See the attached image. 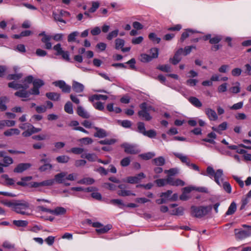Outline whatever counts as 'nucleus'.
Returning <instances> with one entry per match:
<instances>
[{
  "label": "nucleus",
  "mask_w": 251,
  "mask_h": 251,
  "mask_svg": "<svg viewBox=\"0 0 251 251\" xmlns=\"http://www.w3.org/2000/svg\"><path fill=\"white\" fill-rule=\"evenodd\" d=\"M141 110L138 111V116L143 120L149 121L152 119L150 112L155 111L154 108L146 102L141 103L139 106Z\"/></svg>",
  "instance_id": "obj_1"
},
{
  "label": "nucleus",
  "mask_w": 251,
  "mask_h": 251,
  "mask_svg": "<svg viewBox=\"0 0 251 251\" xmlns=\"http://www.w3.org/2000/svg\"><path fill=\"white\" fill-rule=\"evenodd\" d=\"M212 210V206H192L191 207V215L196 218H201L206 215Z\"/></svg>",
  "instance_id": "obj_2"
},
{
  "label": "nucleus",
  "mask_w": 251,
  "mask_h": 251,
  "mask_svg": "<svg viewBox=\"0 0 251 251\" xmlns=\"http://www.w3.org/2000/svg\"><path fill=\"white\" fill-rule=\"evenodd\" d=\"M29 210V203L28 202L24 200H19L16 201L13 211L21 215L29 216L30 213Z\"/></svg>",
  "instance_id": "obj_3"
},
{
  "label": "nucleus",
  "mask_w": 251,
  "mask_h": 251,
  "mask_svg": "<svg viewBox=\"0 0 251 251\" xmlns=\"http://www.w3.org/2000/svg\"><path fill=\"white\" fill-rule=\"evenodd\" d=\"M32 80L33 76L32 75H29L25 78L23 82V84L13 81L8 83V86L10 88H12L16 90L20 89H26L29 87V85L32 83Z\"/></svg>",
  "instance_id": "obj_4"
},
{
  "label": "nucleus",
  "mask_w": 251,
  "mask_h": 251,
  "mask_svg": "<svg viewBox=\"0 0 251 251\" xmlns=\"http://www.w3.org/2000/svg\"><path fill=\"white\" fill-rule=\"evenodd\" d=\"M206 175L210 178L214 177L215 181L219 185H221L220 178L223 175V171L222 169H218L215 172L214 169L211 166H208L206 169Z\"/></svg>",
  "instance_id": "obj_5"
},
{
  "label": "nucleus",
  "mask_w": 251,
  "mask_h": 251,
  "mask_svg": "<svg viewBox=\"0 0 251 251\" xmlns=\"http://www.w3.org/2000/svg\"><path fill=\"white\" fill-rule=\"evenodd\" d=\"M243 227H246V230L234 229V233L236 237L239 239L242 240L248 237L251 236V226L247 225H243Z\"/></svg>",
  "instance_id": "obj_6"
},
{
  "label": "nucleus",
  "mask_w": 251,
  "mask_h": 251,
  "mask_svg": "<svg viewBox=\"0 0 251 251\" xmlns=\"http://www.w3.org/2000/svg\"><path fill=\"white\" fill-rule=\"evenodd\" d=\"M53 49L56 52L57 55H61L62 58L66 61H69L70 60L69 52L68 51H65L61 47L60 43L57 44L53 47Z\"/></svg>",
  "instance_id": "obj_7"
},
{
  "label": "nucleus",
  "mask_w": 251,
  "mask_h": 251,
  "mask_svg": "<svg viewBox=\"0 0 251 251\" xmlns=\"http://www.w3.org/2000/svg\"><path fill=\"white\" fill-rule=\"evenodd\" d=\"M121 147L124 148V151L126 153L134 154L140 151V149L136 145L125 143L121 145Z\"/></svg>",
  "instance_id": "obj_8"
},
{
  "label": "nucleus",
  "mask_w": 251,
  "mask_h": 251,
  "mask_svg": "<svg viewBox=\"0 0 251 251\" xmlns=\"http://www.w3.org/2000/svg\"><path fill=\"white\" fill-rule=\"evenodd\" d=\"M92 226L96 228V231L98 234H103L107 232L112 228L111 225H107L103 226L99 222H94Z\"/></svg>",
  "instance_id": "obj_9"
},
{
  "label": "nucleus",
  "mask_w": 251,
  "mask_h": 251,
  "mask_svg": "<svg viewBox=\"0 0 251 251\" xmlns=\"http://www.w3.org/2000/svg\"><path fill=\"white\" fill-rule=\"evenodd\" d=\"M67 173L66 172H61L54 176V182L58 183H63L65 186H69L70 183L66 182V176Z\"/></svg>",
  "instance_id": "obj_10"
},
{
  "label": "nucleus",
  "mask_w": 251,
  "mask_h": 251,
  "mask_svg": "<svg viewBox=\"0 0 251 251\" xmlns=\"http://www.w3.org/2000/svg\"><path fill=\"white\" fill-rule=\"evenodd\" d=\"M56 87L60 88L64 93H69L71 92V87L67 85L63 80H58L53 82Z\"/></svg>",
  "instance_id": "obj_11"
},
{
  "label": "nucleus",
  "mask_w": 251,
  "mask_h": 251,
  "mask_svg": "<svg viewBox=\"0 0 251 251\" xmlns=\"http://www.w3.org/2000/svg\"><path fill=\"white\" fill-rule=\"evenodd\" d=\"M145 177V175L143 173H140L135 176L128 177L126 181L127 182L131 184L137 183Z\"/></svg>",
  "instance_id": "obj_12"
},
{
  "label": "nucleus",
  "mask_w": 251,
  "mask_h": 251,
  "mask_svg": "<svg viewBox=\"0 0 251 251\" xmlns=\"http://www.w3.org/2000/svg\"><path fill=\"white\" fill-rule=\"evenodd\" d=\"M205 113L210 121H216L218 117L215 111L211 108H207L205 109Z\"/></svg>",
  "instance_id": "obj_13"
},
{
  "label": "nucleus",
  "mask_w": 251,
  "mask_h": 251,
  "mask_svg": "<svg viewBox=\"0 0 251 251\" xmlns=\"http://www.w3.org/2000/svg\"><path fill=\"white\" fill-rule=\"evenodd\" d=\"M167 182L168 184L172 186H184L185 182L180 179H175L172 177H167Z\"/></svg>",
  "instance_id": "obj_14"
},
{
  "label": "nucleus",
  "mask_w": 251,
  "mask_h": 251,
  "mask_svg": "<svg viewBox=\"0 0 251 251\" xmlns=\"http://www.w3.org/2000/svg\"><path fill=\"white\" fill-rule=\"evenodd\" d=\"M84 88V86L82 83L75 80L73 81L72 89L75 93H79L83 92Z\"/></svg>",
  "instance_id": "obj_15"
},
{
  "label": "nucleus",
  "mask_w": 251,
  "mask_h": 251,
  "mask_svg": "<svg viewBox=\"0 0 251 251\" xmlns=\"http://www.w3.org/2000/svg\"><path fill=\"white\" fill-rule=\"evenodd\" d=\"M183 49L180 48L176 52L174 56L172 58H170V60L174 65L177 64L181 59L180 55L182 54Z\"/></svg>",
  "instance_id": "obj_16"
},
{
  "label": "nucleus",
  "mask_w": 251,
  "mask_h": 251,
  "mask_svg": "<svg viewBox=\"0 0 251 251\" xmlns=\"http://www.w3.org/2000/svg\"><path fill=\"white\" fill-rule=\"evenodd\" d=\"M31 166V165L30 163H20L14 169V172L15 173H21L28 169Z\"/></svg>",
  "instance_id": "obj_17"
},
{
  "label": "nucleus",
  "mask_w": 251,
  "mask_h": 251,
  "mask_svg": "<svg viewBox=\"0 0 251 251\" xmlns=\"http://www.w3.org/2000/svg\"><path fill=\"white\" fill-rule=\"evenodd\" d=\"M174 154L177 158H179L182 163H185L187 166L190 163L189 158L186 155L178 152H174Z\"/></svg>",
  "instance_id": "obj_18"
},
{
  "label": "nucleus",
  "mask_w": 251,
  "mask_h": 251,
  "mask_svg": "<svg viewBox=\"0 0 251 251\" xmlns=\"http://www.w3.org/2000/svg\"><path fill=\"white\" fill-rule=\"evenodd\" d=\"M66 209L63 207H56L54 209H51V214L55 216H60L65 214Z\"/></svg>",
  "instance_id": "obj_19"
},
{
  "label": "nucleus",
  "mask_w": 251,
  "mask_h": 251,
  "mask_svg": "<svg viewBox=\"0 0 251 251\" xmlns=\"http://www.w3.org/2000/svg\"><path fill=\"white\" fill-rule=\"evenodd\" d=\"M94 128L96 130L94 135L95 137L102 138L107 136V133L104 129L97 127H94Z\"/></svg>",
  "instance_id": "obj_20"
},
{
  "label": "nucleus",
  "mask_w": 251,
  "mask_h": 251,
  "mask_svg": "<svg viewBox=\"0 0 251 251\" xmlns=\"http://www.w3.org/2000/svg\"><path fill=\"white\" fill-rule=\"evenodd\" d=\"M9 101V99L6 97H0V110L4 111L7 110L6 103Z\"/></svg>",
  "instance_id": "obj_21"
},
{
  "label": "nucleus",
  "mask_w": 251,
  "mask_h": 251,
  "mask_svg": "<svg viewBox=\"0 0 251 251\" xmlns=\"http://www.w3.org/2000/svg\"><path fill=\"white\" fill-rule=\"evenodd\" d=\"M52 38V36H46L45 37H43L41 41L45 44V48L47 50H50L52 48V44L50 42V41Z\"/></svg>",
  "instance_id": "obj_22"
},
{
  "label": "nucleus",
  "mask_w": 251,
  "mask_h": 251,
  "mask_svg": "<svg viewBox=\"0 0 251 251\" xmlns=\"http://www.w3.org/2000/svg\"><path fill=\"white\" fill-rule=\"evenodd\" d=\"M77 114L83 118H89L90 115L89 113L81 106H78L77 108Z\"/></svg>",
  "instance_id": "obj_23"
},
{
  "label": "nucleus",
  "mask_w": 251,
  "mask_h": 251,
  "mask_svg": "<svg viewBox=\"0 0 251 251\" xmlns=\"http://www.w3.org/2000/svg\"><path fill=\"white\" fill-rule=\"evenodd\" d=\"M107 99L108 97L106 95L95 94L89 97L88 100L89 101L93 102L95 100H98L100 99L106 100Z\"/></svg>",
  "instance_id": "obj_24"
},
{
  "label": "nucleus",
  "mask_w": 251,
  "mask_h": 251,
  "mask_svg": "<svg viewBox=\"0 0 251 251\" xmlns=\"http://www.w3.org/2000/svg\"><path fill=\"white\" fill-rule=\"evenodd\" d=\"M227 124L226 122H224L219 125L218 127L213 126L212 129L213 130L221 133L222 131L225 130L227 128Z\"/></svg>",
  "instance_id": "obj_25"
},
{
  "label": "nucleus",
  "mask_w": 251,
  "mask_h": 251,
  "mask_svg": "<svg viewBox=\"0 0 251 251\" xmlns=\"http://www.w3.org/2000/svg\"><path fill=\"white\" fill-rule=\"evenodd\" d=\"M197 32H198L191 29H186L184 32L182 33L180 39V41L183 42L184 40H185L187 37L191 36L193 33Z\"/></svg>",
  "instance_id": "obj_26"
},
{
  "label": "nucleus",
  "mask_w": 251,
  "mask_h": 251,
  "mask_svg": "<svg viewBox=\"0 0 251 251\" xmlns=\"http://www.w3.org/2000/svg\"><path fill=\"white\" fill-rule=\"evenodd\" d=\"M221 185L222 186L224 190L227 193L230 194L231 192V186L230 184L227 181L223 182V178H220Z\"/></svg>",
  "instance_id": "obj_27"
},
{
  "label": "nucleus",
  "mask_w": 251,
  "mask_h": 251,
  "mask_svg": "<svg viewBox=\"0 0 251 251\" xmlns=\"http://www.w3.org/2000/svg\"><path fill=\"white\" fill-rule=\"evenodd\" d=\"M46 96L48 99L54 101L58 100L60 97V94L55 92L47 93Z\"/></svg>",
  "instance_id": "obj_28"
},
{
  "label": "nucleus",
  "mask_w": 251,
  "mask_h": 251,
  "mask_svg": "<svg viewBox=\"0 0 251 251\" xmlns=\"http://www.w3.org/2000/svg\"><path fill=\"white\" fill-rule=\"evenodd\" d=\"M81 158H85L89 161H95L98 159L97 156L95 153H86L81 155Z\"/></svg>",
  "instance_id": "obj_29"
},
{
  "label": "nucleus",
  "mask_w": 251,
  "mask_h": 251,
  "mask_svg": "<svg viewBox=\"0 0 251 251\" xmlns=\"http://www.w3.org/2000/svg\"><path fill=\"white\" fill-rule=\"evenodd\" d=\"M189 102L194 106L197 107H201L202 106V103L201 101L196 97H191L189 98Z\"/></svg>",
  "instance_id": "obj_30"
},
{
  "label": "nucleus",
  "mask_w": 251,
  "mask_h": 251,
  "mask_svg": "<svg viewBox=\"0 0 251 251\" xmlns=\"http://www.w3.org/2000/svg\"><path fill=\"white\" fill-rule=\"evenodd\" d=\"M20 130L17 128H11L4 132V135L6 136H10L13 135H19Z\"/></svg>",
  "instance_id": "obj_31"
},
{
  "label": "nucleus",
  "mask_w": 251,
  "mask_h": 251,
  "mask_svg": "<svg viewBox=\"0 0 251 251\" xmlns=\"http://www.w3.org/2000/svg\"><path fill=\"white\" fill-rule=\"evenodd\" d=\"M15 95L20 98H26L29 97V93L26 91V89H22L16 92Z\"/></svg>",
  "instance_id": "obj_32"
},
{
  "label": "nucleus",
  "mask_w": 251,
  "mask_h": 251,
  "mask_svg": "<svg viewBox=\"0 0 251 251\" xmlns=\"http://www.w3.org/2000/svg\"><path fill=\"white\" fill-rule=\"evenodd\" d=\"M236 204L234 202H232L229 205L227 211L226 213V215H230L234 213L236 210Z\"/></svg>",
  "instance_id": "obj_33"
},
{
  "label": "nucleus",
  "mask_w": 251,
  "mask_h": 251,
  "mask_svg": "<svg viewBox=\"0 0 251 251\" xmlns=\"http://www.w3.org/2000/svg\"><path fill=\"white\" fill-rule=\"evenodd\" d=\"M94 181V179L92 178L85 177L78 181L77 183L79 184L89 185L93 184Z\"/></svg>",
  "instance_id": "obj_34"
},
{
  "label": "nucleus",
  "mask_w": 251,
  "mask_h": 251,
  "mask_svg": "<svg viewBox=\"0 0 251 251\" xmlns=\"http://www.w3.org/2000/svg\"><path fill=\"white\" fill-rule=\"evenodd\" d=\"M125 45V41L120 38L115 40V49L117 50L122 49Z\"/></svg>",
  "instance_id": "obj_35"
},
{
  "label": "nucleus",
  "mask_w": 251,
  "mask_h": 251,
  "mask_svg": "<svg viewBox=\"0 0 251 251\" xmlns=\"http://www.w3.org/2000/svg\"><path fill=\"white\" fill-rule=\"evenodd\" d=\"M152 161L156 166H162L165 164V159L162 156L154 158Z\"/></svg>",
  "instance_id": "obj_36"
},
{
  "label": "nucleus",
  "mask_w": 251,
  "mask_h": 251,
  "mask_svg": "<svg viewBox=\"0 0 251 251\" xmlns=\"http://www.w3.org/2000/svg\"><path fill=\"white\" fill-rule=\"evenodd\" d=\"M16 201H15V200L12 201H1V203L3 205H4L7 207H11L12 208V209L13 210H14L15 206L16 205Z\"/></svg>",
  "instance_id": "obj_37"
},
{
  "label": "nucleus",
  "mask_w": 251,
  "mask_h": 251,
  "mask_svg": "<svg viewBox=\"0 0 251 251\" xmlns=\"http://www.w3.org/2000/svg\"><path fill=\"white\" fill-rule=\"evenodd\" d=\"M13 223L19 227H25L28 224L27 221L25 220H14Z\"/></svg>",
  "instance_id": "obj_38"
},
{
  "label": "nucleus",
  "mask_w": 251,
  "mask_h": 251,
  "mask_svg": "<svg viewBox=\"0 0 251 251\" xmlns=\"http://www.w3.org/2000/svg\"><path fill=\"white\" fill-rule=\"evenodd\" d=\"M64 110L66 112L69 114H73V105L71 102H67L64 106Z\"/></svg>",
  "instance_id": "obj_39"
},
{
  "label": "nucleus",
  "mask_w": 251,
  "mask_h": 251,
  "mask_svg": "<svg viewBox=\"0 0 251 251\" xmlns=\"http://www.w3.org/2000/svg\"><path fill=\"white\" fill-rule=\"evenodd\" d=\"M69 160L70 157L67 155H61L56 157L57 161L61 163H67Z\"/></svg>",
  "instance_id": "obj_40"
},
{
  "label": "nucleus",
  "mask_w": 251,
  "mask_h": 251,
  "mask_svg": "<svg viewBox=\"0 0 251 251\" xmlns=\"http://www.w3.org/2000/svg\"><path fill=\"white\" fill-rule=\"evenodd\" d=\"M138 131L144 135L146 132L145 124L143 122H139L137 124Z\"/></svg>",
  "instance_id": "obj_41"
},
{
  "label": "nucleus",
  "mask_w": 251,
  "mask_h": 251,
  "mask_svg": "<svg viewBox=\"0 0 251 251\" xmlns=\"http://www.w3.org/2000/svg\"><path fill=\"white\" fill-rule=\"evenodd\" d=\"M119 33V30L115 29L110 32L107 35L106 38L108 40H111L113 38L116 37Z\"/></svg>",
  "instance_id": "obj_42"
},
{
  "label": "nucleus",
  "mask_w": 251,
  "mask_h": 251,
  "mask_svg": "<svg viewBox=\"0 0 251 251\" xmlns=\"http://www.w3.org/2000/svg\"><path fill=\"white\" fill-rule=\"evenodd\" d=\"M155 153L152 152H149L146 153L141 154L140 156L143 159L149 160L155 156Z\"/></svg>",
  "instance_id": "obj_43"
},
{
  "label": "nucleus",
  "mask_w": 251,
  "mask_h": 251,
  "mask_svg": "<svg viewBox=\"0 0 251 251\" xmlns=\"http://www.w3.org/2000/svg\"><path fill=\"white\" fill-rule=\"evenodd\" d=\"M33 86L39 88L44 85V81L40 79H35L32 81Z\"/></svg>",
  "instance_id": "obj_44"
},
{
  "label": "nucleus",
  "mask_w": 251,
  "mask_h": 251,
  "mask_svg": "<svg viewBox=\"0 0 251 251\" xmlns=\"http://www.w3.org/2000/svg\"><path fill=\"white\" fill-rule=\"evenodd\" d=\"M172 193L173 192L172 190H168L165 192L162 193L160 194V197H163V198L166 199V201H170V198L171 197V195H172Z\"/></svg>",
  "instance_id": "obj_45"
},
{
  "label": "nucleus",
  "mask_w": 251,
  "mask_h": 251,
  "mask_svg": "<svg viewBox=\"0 0 251 251\" xmlns=\"http://www.w3.org/2000/svg\"><path fill=\"white\" fill-rule=\"evenodd\" d=\"M79 33L77 31H74L71 33L68 36V41L72 42L75 41L76 37L78 35Z\"/></svg>",
  "instance_id": "obj_46"
},
{
  "label": "nucleus",
  "mask_w": 251,
  "mask_h": 251,
  "mask_svg": "<svg viewBox=\"0 0 251 251\" xmlns=\"http://www.w3.org/2000/svg\"><path fill=\"white\" fill-rule=\"evenodd\" d=\"M116 142V140L115 139H106L103 140L99 141V143L101 145H112L114 144Z\"/></svg>",
  "instance_id": "obj_47"
},
{
  "label": "nucleus",
  "mask_w": 251,
  "mask_h": 251,
  "mask_svg": "<svg viewBox=\"0 0 251 251\" xmlns=\"http://www.w3.org/2000/svg\"><path fill=\"white\" fill-rule=\"evenodd\" d=\"M13 159L11 157L7 156H4L3 158V166L4 167H7L9 165L13 163Z\"/></svg>",
  "instance_id": "obj_48"
},
{
  "label": "nucleus",
  "mask_w": 251,
  "mask_h": 251,
  "mask_svg": "<svg viewBox=\"0 0 251 251\" xmlns=\"http://www.w3.org/2000/svg\"><path fill=\"white\" fill-rule=\"evenodd\" d=\"M152 59V57H151L150 55L147 54H142L141 55L140 60L143 62H148Z\"/></svg>",
  "instance_id": "obj_49"
},
{
  "label": "nucleus",
  "mask_w": 251,
  "mask_h": 251,
  "mask_svg": "<svg viewBox=\"0 0 251 251\" xmlns=\"http://www.w3.org/2000/svg\"><path fill=\"white\" fill-rule=\"evenodd\" d=\"M52 166L50 163H45L44 165L41 166L39 170L40 172H45L46 171L50 170L52 169Z\"/></svg>",
  "instance_id": "obj_50"
},
{
  "label": "nucleus",
  "mask_w": 251,
  "mask_h": 251,
  "mask_svg": "<svg viewBox=\"0 0 251 251\" xmlns=\"http://www.w3.org/2000/svg\"><path fill=\"white\" fill-rule=\"evenodd\" d=\"M235 84L236 85L235 86L231 87L229 91L234 94H237L240 91V84L239 82H236Z\"/></svg>",
  "instance_id": "obj_51"
},
{
  "label": "nucleus",
  "mask_w": 251,
  "mask_h": 251,
  "mask_svg": "<svg viewBox=\"0 0 251 251\" xmlns=\"http://www.w3.org/2000/svg\"><path fill=\"white\" fill-rule=\"evenodd\" d=\"M149 39L153 42L155 43H159L161 40L160 38L156 36V34L154 33H151L149 35Z\"/></svg>",
  "instance_id": "obj_52"
},
{
  "label": "nucleus",
  "mask_w": 251,
  "mask_h": 251,
  "mask_svg": "<svg viewBox=\"0 0 251 251\" xmlns=\"http://www.w3.org/2000/svg\"><path fill=\"white\" fill-rule=\"evenodd\" d=\"M157 185L159 187H162L168 184L167 178L166 179H158L155 181Z\"/></svg>",
  "instance_id": "obj_53"
},
{
  "label": "nucleus",
  "mask_w": 251,
  "mask_h": 251,
  "mask_svg": "<svg viewBox=\"0 0 251 251\" xmlns=\"http://www.w3.org/2000/svg\"><path fill=\"white\" fill-rule=\"evenodd\" d=\"M93 105L97 110L102 111L104 109L103 104L100 101L93 102Z\"/></svg>",
  "instance_id": "obj_54"
},
{
  "label": "nucleus",
  "mask_w": 251,
  "mask_h": 251,
  "mask_svg": "<svg viewBox=\"0 0 251 251\" xmlns=\"http://www.w3.org/2000/svg\"><path fill=\"white\" fill-rule=\"evenodd\" d=\"M193 49H196V47L193 46H190L185 47L184 49H183V52L182 54H183L185 56L188 55L191 52Z\"/></svg>",
  "instance_id": "obj_55"
},
{
  "label": "nucleus",
  "mask_w": 251,
  "mask_h": 251,
  "mask_svg": "<svg viewBox=\"0 0 251 251\" xmlns=\"http://www.w3.org/2000/svg\"><path fill=\"white\" fill-rule=\"evenodd\" d=\"M222 40L220 36L216 35L210 39L209 42L211 44H217Z\"/></svg>",
  "instance_id": "obj_56"
},
{
  "label": "nucleus",
  "mask_w": 251,
  "mask_h": 251,
  "mask_svg": "<svg viewBox=\"0 0 251 251\" xmlns=\"http://www.w3.org/2000/svg\"><path fill=\"white\" fill-rule=\"evenodd\" d=\"M164 173L170 176H172L178 173V170L176 168H172L169 170H165Z\"/></svg>",
  "instance_id": "obj_57"
},
{
  "label": "nucleus",
  "mask_w": 251,
  "mask_h": 251,
  "mask_svg": "<svg viewBox=\"0 0 251 251\" xmlns=\"http://www.w3.org/2000/svg\"><path fill=\"white\" fill-rule=\"evenodd\" d=\"M130 159L128 157H125L120 162V164L123 167H126L130 163Z\"/></svg>",
  "instance_id": "obj_58"
},
{
  "label": "nucleus",
  "mask_w": 251,
  "mask_h": 251,
  "mask_svg": "<svg viewBox=\"0 0 251 251\" xmlns=\"http://www.w3.org/2000/svg\"><path fill=\"white\" fill-rule=\"evenodd\" d=\"M157 135L156 132L153 129H151L147 131L145 134V136H146L149 138H154Z\"/></svg>",
  "instance_id": "obj_59"
},
{
  "label": "nucleus",
  "mask_w": 251,
  "mask_h": 251,
  "mask_svg": "<svg viewBox=\"0 0 251 251\" xmlns=\"http://www.w3.org/2000/svg\"><path fill=\"white\" fill-rule=\"evenodd\" d=\"M54 183V180L52 179H48L41 182V187L51 186Z\"/></svg>",
  "instance_id": "obj_60"
},
{
  "label": "nucleus",
  "mask_w": 251,
  "mask_h": 251,
  "mask_svg": "<svg viewBox=\"0 0 251 251\" xmlns=\"http://www.w3.org/2000/svg\"><path fill=\"white\" fill-rule=\"evenodd\" d=\"M79 142L81 143L85 144V145H88L92 143L93 140L89 138V137H84L80 139L79 140Z\"/></svg>",
  "instance_id": "obj_61"
},
{
  "label": "nucleus",
  "mask_w": 251,
  "mask_h": 251,
  "mask_svg": "<svg viewBox=\"0 0 251 251\" xmlns=\"http://www.w3.org/2000/svg\"><path fill=\"white\" fill-rule=\"evenodd\" d=\"M84 151V149L78 147L73 148L71 150V151L75 154H81Z\"/></svg>",
  "instance_id": "obj_62"
},
{
  "label": "nucleus",
  "mask_w": 251,
  "mask_h": 251,
  "mask_svg": "<svg viewBox=\"0 0 251 251\" xmlns=\"http://www.w3.org/2000/svg\"><path fill=\"white\" fill-rule=\"evenodd\" d=\"M184 208L182 207H179L173 211L172 214L176 215H182L184 212Z\"/></svg>",
  "instance_id": "obj_63"
},
{
  "label": "nucleus",
  "mask_w": 251,
  "mask_h": 251,
  "mask_svg": "<svg viewBox=\"0 0 251 251\" xmlns=\"http://www.w3.org/2000/svg\"><path fill=\"white\" fill-rule=\"evenodd\" d=\"M118 195L121 196H130V195H133L135 196V194L134 193H132L129 190H121L119 192Z\"/></svg>",
  "instance_id": "obj_64"
}]
</instances>
